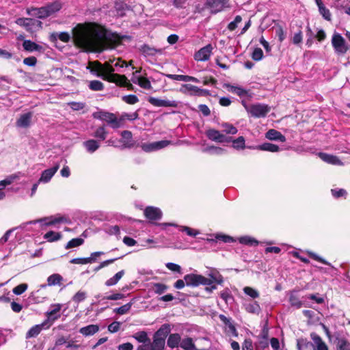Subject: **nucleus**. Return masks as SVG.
<instances>
[{"instance_id": "nucleus-1", "label": "nucleus", "mask_w": 350, "mask_h": 350, "mask_svg": "<svg viewBox=\"0 0 350 350\" xmlns=\"http://www.w3.org/2000/svg\"><path fill=\"white\" fill-rule=\"evenodd\" d=\"M72 38L76 46L91 52H101L113 48L121 41L118 34L108 32L95 23L78 25L72 30Z\"/></svg>"}, {"instance_id": "nucleus-2", "label": "nucleus", "mask_w": 350, "mask_h": 350, "mask_svg": "<svg viewBox=\"0 0 350 350\" xmlns=\"http://www.w3.org/2000/svg\"><path fill=\"white\" fill-rule=\"evenodd\" d=\"M15 23L31 33L37 32L42 28V23L40 21L31 18H18Z\"/></svg>"}, {"instance_id": "nucleus-3", "label": "nucleus", "mask_w": 350, "mask_h": 350, "mask_svg": "<svg viewBox=\"0 0 350 350\" xmlns=\"http://www.w3.org/2000/svg\"><path fill=\"white\" fill-rule=\"evenodd\" d=\"M186 285L189 286H198L200 285L208 286L213 283V281L202 275L190 273L184 276Z\"/></svg>"}, {"instance_id": "nucleus-4", "label": "nucleus", "mask_w": 350, "mask_h": 350, "mask_svg": "<svg viewBox=\"0 0 350 350\" xmlns=\"http://www.w3.org/2000/svg\"><path fill=\"white\" fill-rule=\"evenodd\" d=\"M103 74L98 75V77H101L103 79L115 83L119 79L124 80V78L122 77V75L114 73L115 68L111 63H105L103 65Z\"/></svg>"}, {"instance_id": "nucleus-5", "label": "nucleus", "mask_w": 350, "mask_h": 350, "mask_svg": "<svg viewBox=\"0 0 350 350\" xmlns=\"http://www.w3.org/2000/svg\"><path fill=\"white\" fill-rule=\"evenodd\" d=\"M245 109L252 117L264 118L270 111V107L265 104L245 105Z\"/></svg>"}, {"instance_id": "nucleus-6", "label": "nucleus", "mask_w": 350, "mask_h": 350, "mask_svg": "<svg viewBox=\"0 0 350 350\" xmlns=\"http://www.w3.org/2000/svg\"><path fill=\"white\" fill-rule=\"evenodd\" d=\"M332 45L336 52L338 55H344L349 49L345 40L337 32H335L332 38Z\"/></svg>"}, {"instance_id": "nucleus-7", "label": "nucleus", "mask_w": 350, "mask_h": 350, "mask_svg": "<svg viewBox=\"0 0 350 350\" xmlns=\"http://www.w3.org/2000/svg\"><path fill=\"white\" fill-rule=\"evenodd\" d=\"M171 144H174L170 140H161L151 143H143L140 146L144 152H151L163 149Z\"/></svg>"}, {"instance_id": "nucleus-8", "label": "nucleus", "mask_w": 350, "mask_h": 350, "mask_svg": "<svg viewBox=\"0 0 350 350\" xmlns=\"http://www.w3.org/2000/svg\"><path fill=\"white\" fill-rule=\"evenodd\" d=\"M206 6L211 10V12L216 14L221 12L225 8H230L229 0H207Z\"/></svg>"}, {"instance_id": "nucleus-9", "label": "nucleus", "mask_w": 350, "mask_h": 350, "mask_svg": "<svg viewBox=\"0 0 350 350\" xmlns=\"http://www.w3.org/2000/svg\"><path fill=\"white\" fill-rule=\"evenodd\" d=\"M140 72L141 70H138L133 72L131 81L144 90H151L152 85L150 81L146 77L139 75Z\"/></svg>"}, {"instance_id": "nucleus-10", "label": "nucleus", "mask_w": 350, "mask_h": 350, "mask_svg": "<svg viewBox=\"0 0 350 350\" xmlns=\"http://www.w3.org/2000/svg\"><path fill=\"white\" fill-rule=\"evenodd\" d=\"M206 137L211 141L223 143V142H230L231 141V137H226L220 131L210 129L206 131Z\"/></svg>"}, {"instance_id": "nucleus-11", "label": "nucleus", "mask_w": 350, "mask_h": 350, "mask_svg": "<svg viewBox=\"0 0 350 350\" xmlns=\"http://www.w3.org/2000/svg\"><path fill=\"white\" fill-rule=\"evenodd\" d=\"M148 101L154 107H177L178 103L174 100L161 99L155 97H149Z\"/></svg>"}, {"instance_id": "nucleus-12", "label": "nucleus", "mask_w": 350, "mask_h": 350, "mask_svg": "<svg viewBox=\"0 0 350 350\" xmlns=\"http://www.w3.org/2000/svg\"><path fill=\"white\" fill-rule=\"evenodd\" d=\"M99 118L106 122L113 129H118L120 127V120H118L113 113L109 112H100Z\"/></svg>"}, {"instance_id": "nucleus-13", "label": "nucleus", "mask_w": 350, "mask_h": 350, "mask_svg": "<svg viewBox=\"0 0 350 350\" xmlns=\"http://www.w3.org/2000/svg\"><path fill=\"white\" fill-rule=\"evenodd\" d=\"M318 156L322 161L328 164L338 166H342L344 165V163L336 155L325 152H319Z\"/></svg>"}, {"instance_id": "nucleus-14", "label": "nucleus", "mask_w": 350, "mask_h": 350, "mask_svg": "<svg viewBox=\"0 0 350 350\" xmlns=\"http://www.w3.org/2000/svg\"><path fill=\"white\" fill-rule=\"evenodd\" d=\"M213 46L211 44H207L206 46L200 49L195 54V59L197 61L204 62L209 59L212 53Z\"/></svg>"}, {"instance_id": "nucleus-15", "label": "nucleus", "mask_w": 350, "mask_h": 350, "mask_svg": "<svg viewBox=\"0 0 350 350\" xmlns=\"http://www.w3.org/2000/svg\"><path fill=\"white\" fill-rule=\"evenodd\" d=\"M59 168V164L56 163L53 167L44 170L38 180V183H49L52 177L55 175L57 171Z\"/></svg>"}, {"instance_id": "nucleus-16", "label": "nucleus", "mask_w": 350, "mask_h": 350, "mask_svg": "<svg viewBox=\"0 0 350 350\" xmlns=\"http://www.w3.org/2000/svg\"><path fill=\"white\" fill-rule=\"evenodd\" d=\"M26 12L28 15L37 17L40 19H44L50 16L44 6L40 8H29L27 9Z\"/></svg>"}, {"instance_id": "nucleus-17", "label": "nucleus", "mask_w": 350, "mask_h": 350, "mask_svg": "<svg viewBox=\"0 0 350 350\" xmlns=\"http://www.w3.org/2000/svg\"><path fill=\"white\" fill-rule=\"evenodd\" d=\"M144 215L149 220H159L162 217V211L157 207L148 206L145 208Z\"/></svg>"}, {"instance_id": "nucleus-18", "label": "nucleus", "mask_w": 350, "mask_h": 350, "mask_svg": "<svg viewBox=\"0 0 350 350\" xmlns=\"http://www.w3.org/2000/svg\"><path fill=\"white\" fill-rule=\"evenodd\" d=\"M33 113L27 112L20 116L16 122V126L18 128H27L31 122Z\"/></svg>"}, {"instance_id": "nucleus-19", "label": "nucleus", "mask_w": 350, "mask_h": 350, "mask_svg": "<svg viewBox=\"0 0 350 350\" xmlns=\"http://www.w3.org/2000/svg\"><path fill=\"white\" fill-rule=\"evenodd\" d=\"M250 149H256L263 151H268L271 152H277L280 151V148L278 145L271 144V143H264L261 145H258L256 146H247Z\"/></svg>"}, {"instance_id": "nucleus-20", "label": "nucleus", "mask_w": 350, "mask_h": 350, "mask_svg": "<svg viewBox=\"0 0 350 350\" xmlns=\"http://www.w3.org/2000/svg\"><path fill=\"white\" fill-rule=\"evenodd\" d=\"M58 221H59L57 219H51L46 217V218H43V219H36V220L30 221L29 222L23 224L21 226H19V228H25L29 225L36 224H38V223L41 226H49V225L55 224V223H57Z\"/></svg>"}, {"instance_id": "nucleus-21", "label": "nucleus", "mask_w": 350, "mask_h": 350, "mask_svg": "<svg viewBox=\"0 0 350 350\" xmlns=\"http://www.w3.org/2000/svg\"><path fill=\"white\" fill-rule=\"evenodd\" d=\"M62 2L59 0L54 1L44 5L49 15L53 16L55 13L58 12L62 8Z\"/></svg>"}, {"instance_id": "nucleus-22", "label": "nucleus", "mask_w": 350, "mask_h": 350, "mask_svg": "<svg viewBox=\"0 0 350 350\" xmlns=\"http://www.w3.org/2000/svg\"><path fill=\"white\" fill-rule=\"evenodd\" d=\"M100 142L96 139H88L83 142V146L90 154L95 152L100 148Z\"/></svg>"}, {"instance_id": "nucleus-23", "label": "nucleus", "mask_w": 350, "mask_h": 350, "mask_svg": "<svg viewBox=\"0 0 350 350\" xmlns=\"http://www.w3.org/2000/svg\"><path fill=\"white\" fill-rule=\"evenodd\" d=\"M47 321H44L41 324L36 325L31 327L29 331L26 333L25 338L27 339L35 338L39 335V334L42 332V330L44 328V326L46 325Z\"/></svg>"}, {"instance_id": "nucleus-24", "label": "nucleus", "mask_w": 350, "mask_h": 350, "mask_svg": "<svg viewBox=\"0 0 350 350\" xmlns=\"http://www.w3.org/2000/svg\"><path fill=\"white\" fill-rule=\"evenodd\" d=\"M64 280L63 277L59 273H53L47 278V284L41 285L42 288H44L46 286H60L62 281Z\"/></svg>"}, {"instance_id": "nucleus-25", "label": "nucleus", "mask_w": 350, "mask_h": 350, "mask_svg": "<svg viewBox=\"0 0 350 350\" xmlns=\"http://www.w3.org/2000/svg\"><path fill=\"white\" fill-rule=\"evenodd\" d=\"M265 137L269 140L280 141L281 142H284L286 141L285 136L275 129H269L266 133Z\"/></svg>"}, {"instance_id": "nucleus-26", "label": "nucleus", "mask_w": 350, "mask_h": 350, "mask_svg": "<svg viewBox=\"0 0 350 350\" xmlns=\"http://www.w3.org/2000/svg\"><path fill=\"white\" fill-rule=\"evenodd\" d=\"M243 307L246 312L251 314H258L261 311L260 306L256 301L246 302L243 304Z\"/></svg>"}, {"instance_id": "nucleus-27", "label": "nucleus", "mask_w": 350, "mask_h": 350, "mask_svg": "<svg viewBox=\"0 0 350 350\" xmlns=\"http://www.w3.org/2000/svg\"><path fill=\"white\" fill-rule=\"evenodd\" d=\"M24 50L28 52L41 51L42 46L29 40H24L23 43Z\"/></svg>"}, {"instance_id": "nucleus-28", "label": "nucleus", "mask_w": 350, "mask_h": 350, "mask_svg": "<svg viewBox=\"0 0 350 350\" xmlns=\"http://www.w3.org/2000/svg\"><path fill=\"white\" fill-rule=\"evenodd\" d=\"M166 76L167 78L172 79V80H176V81H185V82L192 81V82H195V83L199 82V80L197 78L191 77V76H188V75L169 74V75H167Z\"/></svg>"}, {"instance_id": "nucleus-29", "label": "nucleus", "mask_w": 350, "mask_h": 350, "mask_svg": "<svg viewBox=\"0 0 350 350\" xmlns=\"http://www.w3.org/2000/svg\"><path fill=\"white\" fill-rule=\"evenodd\" d=\"M99 330V327L97 325H89L83 327L79 329V333L85 336H90L95 334Z\"/></svg>"}, {"instance_id": "nucleus-30", "label": "nucleus", "mask_w": 350, "mask_h": 350, "mask_svg": "<svg viewBox=\"0 0 350 350\" xmlns=\"http://www.w3.org/2000/svg\"><path fill=\"white\" fill-rule=\"evenodd\" d=\"M334 343L336 350H350V342L344 337H336Z\"/></svg>"}, {"instance_id": "nucleus-31", "label": "nucleus", "mask_w": 350, "mask_h": 350, "mask_svg": "<svg viewBox=\"0 0 350 350\" xmlns=\"http://www.w3.org/2000/svg\"><path fill=\"white\" fill-rule=\"evenodd\" d=\"M311 338L314 343L316 350H328L327 345L319 335L312 333L311 334Z\"/></svg>"}, {"instance_id": "nucleus-32", "label": "nucleus", "mask_w": 350, "mask_h": 350, "mask_svg": "<svg viewBox=\"0 0 350 350\" xmlns=\"http://www.w3.org/2000/svg\"><path fill=\"white\" fill-rule=\"evenodd\" d=\"M62 305L59 304H54L51 306L50 310H49L46 312V315L49 319L52 320H56L59 317L60 314H59V311L61 310Z\"/></svg>"}, {"instance_id": "nucleus-33", "label": "nucleus", "mask_w": 350, "mask_h": 350, "mask_svg": "<svg viewBox=\"0 0 350 350\" xmlns=\"http://www.w3.org/2000/svg\"><path fill=\"white\" fill-rule=\"evenodd\" d=\"M170 332V326L168 324H163L161 327L155 332L154 337L157 338L163 339L165 341V338Z\"/></svg>"}, {"instance_id": "nucleus-34", "label": "nucleus", "mask_w": 350, "mask_h": 350, "mask_svg": "<svg viewBox=\"0 0 350 350\" xmlns=\"http://www.w3.org/2000/svg\"><path fill=\"white\" fill-rule=\"evenodd\" d=\"M181 338L178 334H172L169 336L167 343L172 349L178 347L180 345Z\"/></svg>"}, {"instance_id": "nucleus-35", "label": "nucleus", "mask_w": 350, "mask_h": 350, "mask_svg": "<svg viewBox=\"0 0 350 350\" xmlns=\"http://www.w3.org/2000/svg\"><path fill=\"white\" fill-rule=\"evenodd\" d=\"M124 275V270H121V271H118L112 278L108 279L105 282V285L107 286H111L116 285L120 281V280L123 277Z\"/></svg>"}, {"instance_id": "nucleus-36", "label": "nucleus", "mask_w": 350, "mask_h": 350, "mask_svg": "<svg viewBox=\"0 0 350 350\" xmlns=\"http://www.w3.org/2000/svg\"><path fill=\"white\" fill-rule=\"evenodd\" d=\"M180 347L184 350L196 349L192 338L189 337L181 340Z\"/></svg>"}, {"instance_id": "nucleus-37", "label": "nucleus", "mask_w": 350, "mask_h": 350, "mask_svg": "<svg viewBox=\"0 0 350 350\" xmlns=\"http://www.w3.org/2000/svg\"><path fill=\"white\" fill-rule=\"evenodd\" d=\"M165 341L163 339L153 337V341L150 344V350H163L165 347Z\"/></svg>"}, {"instance_id": "nucleus-38", "label": "nucleus", "mask_w": 350, "mask_h": 350, "mask_svg": "<svg viewBox=\"0 0 350 350\" xmlns=\"http://www.w3.org/2000/svg\"><path fill=\"white\" fill-rule=\"evenodd\" d=\"M107 131L104 126L98 127L93 133V136L100 140H105L107 136Z\"/></svg>"}, {"instance_id": "nucleus-39", "label": "nucleus", "mask_w": 350, "mask_h": 350, "mask_svg": "<svg viewBox=\"0 0 350 350\" xmlns=\"http://www.w3.org/2000/svg\"><path fill=\"white\" fill-rule=\"evenodd\" d=\"M183 88L184 89L183 92L185 94L192 96H198L200 88L197 86L191 84H185L183 85Z\"/></svg>"}, {"instance_id": "nucleus-40", "label": "nucleus", "mask_w": 350, "mask_h": 350, "mask_svg": "<svg viewBox=\"0 0 350 350\" xmlns=\"http://www.w3.org/2000/svg\"><path fill=\"white\" fill-rule=\"evenodd\" d=\"M232 147L236 150H243L245 148V140L243 136H240L235 139H232Z\"/></svg>"}, {"instance_id": "nucleus-41", "label": "nucleus", "mask_w": 350, "mask_h": 350, "mask_svg": "<svg viewBox=\"0 0 350 350\" xmlns=\"http://www.w3.org/2000/svg\"><path fill=\"white\" fill-rule=\"evenodd\" d=\"M239 241L241 244L250 246L257 245L258 244V241L256 239L250 236L241 237L239 238Z\"/></svg>"}, {"instance_id": "nucleus-42", "label": "nucleus", "mask_w": 350, "mask_h": 350, "mask_svg": "<svg viewBox=\"0 0 350 350\" xmlns=\"http://www.w3.org/2000/svg\"><path fill=\"white\" fill-rule=\"evenodd\" d=\"M62 234L59 232L49 231L44 235V238L49 242L58 241L61 239Z\"/></svg>"}, {"instance_id": "nucleus-43", "label": "nucleus", "mask_w": 350, "mask_h": 350, "mask_svg": "<svg viewBox=\"0 0 350 350\" xmlns=\"http://www.w3.org/2000/svg\"><path fill=\"white\" fill-rule=\"evenodd\" d=\"M133 337L139 342L142 343L150 342V339L148 338V334L144 331H141L135 333Z\"/></svg>"}, {"instance_id": "nucleus-44", "label": "nucleus", "mask_w": 350, "mask_h": 350, "mask_svg": "<svg viewBox=\"0 0 350 350\" xmlns=\"http://www.w3.org/2000/svg\"><path fill=\"white\" fill-rule=\"evenodd\" d=\"M221 126L226 134L235 135L238 132L237 129L229 123H223Z\"/></svg>"}, {"instance_id": "nucleus-45", "label": "nucleus", "mask_w": 350, "mask_h": 350, "mask_svg": "<svg viewBox=\"0 0 350 350\" xmlns=\"http://www.w3.org/2000/svg\"><path fill=\"white\" fill-rule=\"evenodd\" d=\"M243 291L245 295H248L254 299L258 298L260 296V293L257 290L250 286L244 287Z\"/></svg>"}, {"instance_id": "nucleus-46", "label": "nucleus", "mask_w": 350, "mask_h": 350, "mask_svg": "<svg viewBox=\"0 0 350 350\" xmlns=\"http://www.w3.org/2000/svg\"><path fill=\"white\" fill-rule=\"evenodd\" d=\"M89 88L92 91H101L104 89L103 83L98 80H93L89 83Z\"/></svg>"}, {"instance_id": "nucleus-47", "label": "nucleus", "mask_w": 350, "mask_h": 350, "mask_svg": "<svg viewBox=\"0 0 350 350\" xmlns=\"http://www.w3.org/2000/svg\"><path fill=\"white\" fill-rule=\"evenodd\" d=\"M105 231L109 235H116L117 237H120V230L118 226H109L105 228Z\"/></svg>"}, {"instance_id": "nucleus-48", "label": "nucleus", "mask_w": 350, "mask_h": 350, "mask_svg": "<svg viewBox=\"0 0 350 350\" xmlns=\"http://www.w3.org/2000/svg\"><path fill=\"white\" fill-rule=\"evenodd\" d=\"M133 303L129 302L126 304H124L119 308H116L113 310V312H116L118 314L122 315L127 313L131 308Z\"/></svg>"}, {"instance_id": "nucleus-49", "label": "nucleus", "mask_w": 350, "mask_h": 350, "mask_svg": "<svg viewBox=\"0 0 350 350\" xmlns=\"http://www.w3.org/2000/svg\"><path fill=\"white\" fill-rule=\"evenodd\" d=\"M289 301L292 306H295L297 308H299L302 306V302L299 300L298 296L294 293H291L289 297Z\"/></svg>"}, {"instance_id": "nucleus-50", "label": "nucleus", "mask_w": 350, "mask_h": 350, "mask_svg": "<svg viewBox=\"0 0 350 350\" xmlns=\"http://www.w3.org/2000/svg\"><path fill=\"white\" fill-rule=\"evenodd\" d=\"M87 297V293L85 291H79L72 297V300L76 304L84 301Z\"/></svg>"}, {"instance_id": "nucleus-51", "label": "nucleus", "mask_w": 350, "mask_h": 350, "mask_svg": "<svg viewBox=\"0 0 350 350\" xmlns=\"http://www.w3.org/2000/svg\"><path fill=\"white\" fill-rule=\"evenodd\" d=\"M179 230L182 232H186V234L190 237H195L200 234V232L198 230L191 228L188 226H180Z\"/></svg>"}, {"instance_id": "nucleus-52", "label": "nucleus", "mask_w": 350, "mask_h": 350, "mask_svg": "<svg viewBox=\"0 0 350 350\" xmlns=\"http://www.w3.org/2000/svg\"><path fill=\"white\" fill-rule=\"evenodd\" d=\"M331 193H332V195L335 198H346L347 195V191L344 189H338V188L332 189H331Z\"/></svg>"}, {"instance_id": "nucleus-53", "label": "nucleus", "mask_w": 350, "mask_h": 350, "mask_svg": "<svg viewBox=\"0 0 350 350\" xmlns=\"http://www.w3.org/2000/svg\"><path fill=\"white\" fill-rule=\"evenodd\" d=\"M206 151L212 154L221 155L225 153L226 150L220 147L211 146L206 148Z\"/></svg>"}, {"instance_id": "nucleus-54", "label": "nucleus", "mask_w": 350, "mask_h": 350, "mask_svg": "<svg viewBox=\"0 0 350 350\" xmlns=\"http://www.w3.org/2000/svg\"><path fill=\"white\" fill-rule=\"evenodd\" d=\"M122 100L129 105H134L139 102V98L134 94L123 96Z\"/></svg>"}, {"instance_id": "nucleus-55", "label": "nucleus", "mask_w": 350, "mask_h": 350, "mask_svg": "<svg viewBox=\"0 0 350 350\" xmlns=\"http://www.w3.org/2000/svg\"><path fill=\"white\" fill-rule=\"evenodd\" d=\"M55 39L59 38L64 42H68L70 40V36L67 32L55 33L51 35Z\"/></svg>"}, {"instance_id": "nucleus-56", "label": "nucleus", "mask_w": 350, "mask_h": 350, "mask_svg": "<svg viewBox=\"0 0 350 350\" xmlns=\"http://www.w3.org/2000/svg\"><path fill=\"white\" fill-rule=\"evenodd\" d=\"M83 239L81 238H75L71 239L70 241L68 242L66 248H72L75 247H78L83 243Z\"/></svg>"}, {"instance_id": "nucleus-57", "label": "nucleus", "mask_w": 350, "mask_h": 350, "mask_svg": "<svg viewBox=\"0 0 350 350\" xmlns=\"http://www.w3.org/2000/svg\"><path fill=\"white\" fill-rule=\"evenodd\" d=\"M308 254L309 255V256H310L311 258H312L314 260H317L323 264H325L326 265H328L329 267H331L332 269H335L332 265L331 263H329V262H327L326 260H325L324 258H323L322 257L319 256V255H317V254L312 252H308Z\"/></svg>"}, {"instance_id": "nucleus-58", "label": "nucleus", "mask_w": 350, "mask_h": 350, "mask_svg": "<svg viewBox=\"0 0 350 350\" xmlns=\"http://www.w3.org/2000/svg\"><path fill=\"white\" fill-rule=\"evenodd\" d=\"M122 77L124 78V80L119 79L116 84L120 86L126 87L129 90H133V85L128 81L127 78L124 75H122Z\"/></svg>"}, {"instance_id": "nucleus-59", "label": "nucleus", "mask_w": 350, "mask_h": 350, "mask_svg": "<svg viewBox=\"0 0 350 350\" xmlns=\"http://www.w3.org/2000/svg\"><path fill=\"white\" fill-rule=\"evenodd\" d=\"M167 289V286L165 284L161 283H156L154 284L153 290L155 293L161 295L165 293Z\"/></svg>"}, {"instance_id": "nucleus-60", "label": "nucleus", "mask_w": 350, "mask_h": 350, "mask_svg": "<svg viewBox=\"0 0 350 350\" xmlns=\"http://www.w3.org/2000/svg\"><path fill=\"white\" fill-rule=\"evenodd\" d=\"M215 239H217V241H221L224 243H232L235 241L233 237L222 234H216Z\"/></svg>"}, {"instance_id": "nucleus-61", "label": "nucleus", "mask_w": 350, "mask_h": 350, "mask_svg": "<svg viewBox=\"0 0 350 350\" xmlns=\"http://www.w3.org/2000/svg\"><path fill=\"white\" fill-rule=\"evenodd\" d=\"M209 276L211 277V278H209V279L213 281V283L215 282L218 284H221L224 282L222 275H220L219 273H213V272L209 274Z\"/></svg>"}, {"instance_id": "nucleus-62", "label": "nucleus", "mask_w": 350, "mask_h": 350, "mask_svg": "<svg viewBox=\"0 0 350 350\" xmlns=\"http://www.w3.org/2000/svg\"><path fill=\"white\" fill-rule=\"evenodd\" d=\"M165 267L172 272L182 273L181 267L174 262H167Z\"/></svg>"}, {"instance_id": "nucleus-63", "label": "nucleus", "mask_w": 350, "mask_h": 350, "mask_svg": "<svg viewBox=\"0 0 350 350\" xmlns=\"http://www.w3.org/2000/svg\"><path fill=\"white\" fill-rule=\"evenodd\" d=\"M252 57L255 61H260L263 57V52L260 48H256L253 51Z\"/></svg>"}, {"instance_id": "nucleus-64", "label": "nucleus", "mask_w": 350, "mask_h": 350, "mask_svg": "<svg viewBox=\"0 0 350 350\" xmlns=\"http://www.w3.org/2000/svg\"><path fill=\"white\" fill-rule=\"evenodd\" d=\"M27 287L28 286L27 284H21L14 287L12 291L15 295H20L27 289Z\"/></svg>"}]
</instances>
